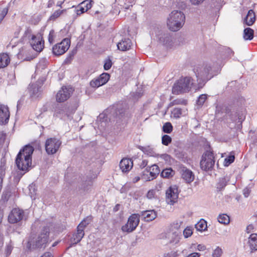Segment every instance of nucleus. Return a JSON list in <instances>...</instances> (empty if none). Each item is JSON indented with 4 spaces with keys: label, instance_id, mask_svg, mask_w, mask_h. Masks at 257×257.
Wrapping results in <instances>:
<instances>
[{
    "label": "nucleus",
    "instance_id": "c9c22d12",
    "mask_svg": "<svg viewBox=\"0 0 257 257\" xmlns=\"http://www.w3.org/2000/svg\"><path fill=\"white\" fill-rule=\"evenodd\" d=\"M77 53V50L76 49H74L72 50L71 51L69 52L68 53L67 57L65 59L63 63L64 64H69L71 63L72 61L73 60L74 58V56Z\"/></svg>",
    "mask_w": 257,
    "mask_h": 257
},
{
    "label": "nucleus",
    "instance_id": "bf43d9fd",
    "mask_svg": "<svg viewBox=\"0 0 257 257\" xmlns=\"http://www.w3.org/2000/svg\"><path fill=\"white\" fill-rule=\"evenodd\" d=\"M92 183L91 181H89L88 182H85L81 187V189H83L84 191L88 190L90 187L91 186Z\"/></svg>",
    "mask_w": 257,
    "mask_h": 257
},
{
    "label": "nucleus",
    "instance_id": "f257e3e1",
    "mask_svg": "<svg viewBox=\"0 0 257 257\" xmlns=\"http://www.w3.org/2000/svg\"><path fill=\"white\" fill-rule=\"evenodd\" d=\"M221 64L219 61L217 62L215 66H212L210 64H204L194 69L199 88H202L207 81L217 75L216 70L218 69L217 66L220 67Z\"/></svg>",
    "mask_w": 257,
    "mask_h": 257
},
{
    "label": "nucleus",
    "instance_id": "864d4df0",
    "mask_svg": "<svg viewBox=\"0 0 257 257\" xmlns=\"http://www.w3.org/2000/svg\"><path fill=\"white\" fill-rule=\"evenodd\" d=\"M182 224V222H178L176 221V222H174L173 224L171 225V229L172 231H173L174 229L176 230H178L180 229L181 225Z\"/></svg>",
    "mask_w": 257,
    "mask_h": 257
},
{
    "label": "nucleus",
    "instance_id": "052dcab7",
    "mask_svg": "<svg viewBox=\"0 0 257 257\" xmlns=\"http://www.w3.org/2000/svg\"><path fill=\"white\" fill-rule=\"evenodd\" d=\"M155 191L154 190H150L147 194V197L149 199H152L155 198Z\"/></svg>",
    "mask_w": 257,
    "mask_h": 257
},
{
    "label": "nucleus",
    "instance_id": "4be33fe9",
    "mask_svg": "<svg viewBox=\"0 0 257 257\" xmlns=\"http://www.w3.org/2000/svg\"><path fill=\"white\" fill-rule=\"evenodd\" d=\"M132 45V42L129 38H123L118 43L117 47L118 50L125 51L130 50Z\"/></svg>",
    "mask_w": 257,
    "mask_h": 257
},
{
    "label": "nucleus",
    "instance_id": "774afa93",
    "mask_svg": "<svg viewBox=\"0 0 257 257\" xmlns=\"http://www.w3.org/2000/svg\"><path fill=\"white\" fill-rule=\"evenodd\" d=\"M226 52L227 53L228 56H231L234 53L233 51L229 48H226L225 49Z\"/></svg>",
    "mask_w": 257,
    "mask_h": 257
},
{
    "label": "nucleus",
    "instance_id": "9d476101",
    "mask_svg": "<svg viewBox=\"0 0 257 257\" xmlns=\"http://www.w3.org/2000/svg\"><path fill=\"white\" fill-rule=\"evenodd\" d=\"M178 187L172 185L166 191V199L168 204L173 205L177 201L179 196Z\"/></svg>",
    "mask_w": 257,
    "mask_h": 257
},
{
    "label": "nucleus",
    "instance_id": "69168bd1",
    "mask_svg": "<svg viewBox=\"0 0 257 257\" xmlns=\"http://www.w3.org/2000/svg\"><path fill=\"white\" fill-rule=\"evenodd\" d=\"M250 192V191L248 188H246L244 189L243 190L244 196L245 197H247L248 196V195H249Z\"/></svg>",
    "mask_w": 257,
    "mask_h": 257
},
{
    "label": "nucleus",
    "instance_id": "c756f323",
    "mask_svg": "<svg viewBox=\"0 0 257 257\" xmlns=\"http://www.w3.org/2000/svg\"><path fill=\"white\" fill-rule=\"evenodd\" d=\"M140 149L145 154L153 157H158L159 155H157L154 151V149L149 146L143 147H140Z\"/></svg>",
    "mask_w": 257,
    "mask_h": 257
},
{
    "label": "nucleus",
    "instance_id": "b1692460",
    "mask_svg": "<svg viewBox=\"0 0 257 257\" xmlns=\"http://www.w3.org/2000/svg\"><path fill=\"white\" fill-rule=\"evenodd\" d=\"M248 244L251 252L257 250V234L252 233L250 235Z\"/></svg>",
    "mask_w": 257,
    "mask_h": 257
},
{
    "label": "nucleus",
    "instance_id": "393cba45",
    "mask_svg": "<svg viewBox=\"0 0 257 257\" xmlns=\"http://www.w3.org/2000/svg\"><path fill=\"white\" fill-rule=\"evenodd\" d=\"M142 216L144 218L145 221L150 222L155 219L157 217L156 212L153 210H146L142 212Z\"/></svg>",
    "mask_w": 257,
    "mask_h": 257
},
{
    "label": "nucleus",
    "instance_id": "0e129e2a",
    "mask_svg": "<svg viewBox=\"0 0 257 257\" xmlns=\"http://www.w3.org/2000/svg\"><path fill=\"white\" fill-rule=\"evenodd\" d=\"M201 255L200 253L193 252L188 254L186 257H200Z\"/></svg>",
    "mask_w": 257,
    "mask_h": 257
},
{
    "label": "nucleus",
    "instance_id": "680f3d73",
    "mask_svg": "<svg viewBox=\"0 0 257 257\" xmlns=\"http://www.w3.org/2000/svg\"><path fill=\"white\" fill-rule=\"evenodd\" d=\"M105 117H106V114H104V113H102V114H100L98 118H97V120L98 121L99 120L101 121V122H105V121L106 120V119H105Z\"/></svg>",
    "mask_w": 257,
    "mask_h": 257
},
{
    "label": "nucleus",
    "instance_id": "6ab92c4d",
    "mask_svg": "<svg viewBox=\"0 0 257 257\" xmlns=\"http://www.w3.org/2000/svg\"><path fill=\"white\" fill-rule=\"evenodd\" d=\"M158 39L160 43L167 47H170L172 45V38L171 34L168 32L162 33L158 35Z\"/></svg>",
    "mask_w": 257,
    "mask_h": 257
},
{
    "label": "nucleus",
    "instance_id": "aec40b11",
    "mask_svg": "<svg viewBox=\"0 0 257 257\" xmlns=\"http://www.w3.org/2000/svg\"><path fill=\"white\" fill-rule=\"evenodd\" d=\"M133 166L132 160L128 158L122 159L119 163V167L123 172H127L131 170Z\"/></svg>",
    "mask_w": 257,
    "mask_h": 257
},
{
    "label": "nucleus",
    "instance_id": "39448f33",
    "mask_svg": "<svg viewBox=\"0 0 257 257\" xmlns=\"http://www.w3.org/2000/svg\"><path fill=\"white\" fill-rule=\"evenodd\" d=\"M185 21V15L181 11H174L170 14L168 19L167 26L172 31H177L184 25Z\"/></svg>",
    "mask_w": 257,
    "mask_h": 257
},
{
    "label": "nucleus",
    "instance_id": "dca6fc26",
    "mask_svg": "<svg viewBox=\"0 0 257 257\" xmlns=\"http://www.w3.org/2000/svg\"><path fill=\"white\" fill-rule=\"evenodd\" d=\"M10 111L7 106L0 104V124H6L9 120Z\"/></svg>",
    "mask_w": 257,
    "mask_h": 257
},
{
    "label": "nucleus",
    "instance_id": "79ce46f5",
    "mask_svg": "<svg viewBox=\"0 0 257 257\" xmlns=\"http://www.w3.org/2000/svg\"><path fill=\"white\" fill-rule=\"evenodd\" d=\"M171 113L174 117L178 118L182 114V110L180 108L175 107L172 110Z\"/></svg>",
    "mask_w": 257,
    "mask_h": 257
},
{
    "label": "nucleus",
    "instance_id": "473e14b6",
    "mask_svg": "<svg viewBox=\"0 0 257 257\" xmlns=\"http://www.w3.org/2000/svg\"><path fill=\"white\" fill-rule=\"evenodd\" d=\"M174 174V171L171 168H169L164 169L161 173V176L163 178H169L173 177Z\"/></svg>",
    "mask_w": 257,
    "mask_h": 257
},
{
    "label": "nucleus",
    "instance_id": "c85d7f7f",
    "mask_svg": "<svg viewBox=\"0 0 257 257\" xmlns=\"http://www.w3.org/2000/svg\"><path fill=\"white\" fill-rule=\"evenodd\" d=\"M10 62V58L6 53L0 54V68H3L8 65Z\"/></svg>",
    "mask_w": 257,
    "mask_h": 257
},
{
    "label": "nucleus",
    "instance_id": "1a4fd4ad",
    "mask_svg": "<svg viewBox=\"0 0 257 257\" xmlns=\"http://www.w3.org/2000/svg\"><path fill=\"white\" fill-rule=\"evenodd\" d=\"M71 41L69 38L64 39L60 43L55 45L52 48V52L56 56H60L65 53L69 48Z\"/></svg>",
    "mask_w": 257,
    "mask_h": 257
},
{
    "label": "nucleus",
    "instance_id": "2f4dec72",
    "mask_svg": "<svg viewBox=\"0 0 257 257\" xmlns=\"http://www.w3.org/2000/svg\"><path fill=\"white\" fill-rule=\"evenodd\" d=\"M254 36V31L250 28H246L243 31V39L245 40H251Z\"/></svg>",
    "mask_w": 257,
    "mask_h": 257
},
{
    "label": "nucleus",
    "instance_id": "a19ab883",
    "mask_svg": "<svg viewBox=\"0 0 257 257\" xmlns=\"http://www.w3.org/2000/svg\"><path fill=\"white\" fill-rule=\"evenodd\" d=\"M93 2L92 0H85L81 3V6L83 7L86 12L90 9Z\"/></svg>",
    "mask_w": 257,
    "mask_h": 257
},
{
    "label": "nucleus",
    "instance_id": "de8ad7c7",
    "mask_svg": "<svg viewBox=\"0 0 257 257\" xmlns=\"http://www.w3.org/2000/svg\"><path fill=\"white\" fill-rule=\"evenodd\" d=\"M235 157L234 155L230 154L227 158H226L224 160L225 165L228 166L232 163H233L234 161Z\"/></svg>",
    "mask_w": 257,
    "mask_h": 257
},
{
    "label": "nucleus",
    "instance_id": "338daca9",
    "mask_svg": "<svg viewBox=\"0 0 257 257\" xmlns=\"http://www.w3.org/2000/svg\"><path fill=\"white\" fill-rule=\"evenodd\" d=\"M160 157L166 161H168L170 158V156L167 154H162Z\"/></svg>",
    "mask_w": 257,
    "mask_h": 257
},
{
    "label": "nucleus",
    "instance_id": "6e6d98bb",
    "mask_svg": "<svg viewBox=\"0 0 257 257\" xmlns=\"http://www.w3.org/2000/svg\"><path fill=\"white\" fill-rule=\"evenodd\" d=\"M179 255L177 251H171L169 252L164 253V257H178Z\"/></svg>",
    "mask_w": 257,
    "mask_h": 257
},
{
    "label": "nucleus",
    "instance_id": "a878e982",
    "mask_svg": "<svg viewBox=\"0 0 257 257\" xmlns=\"http://www.w3.org/2000/svg\"><path fill=\"white\" fill-rule=\"evenodd\" d=\"M146 170L148 172H150V175L152 177L151 179H149V181H151L155 179L159 174L160 172L159 167L156 164H154L149 168L147 167Z\"/></svg>",
    "mask_w": 257,
    "mask_h": 257
},
{
    "label": "nucleus",
    "instance_id": "49530a36",
    "mask_svg": "<svg viewBox=\"0 0 257 257\" xmlns=\"http://www.w3.org/2000/svg\"><path fill=\"white\" fill-rule=\"evenodd\" d=\"M63 10L56 11L49 18V20L54 21L58 18L62 13Z\"/></svg>",
    "mask_w": 257,
    "mask_h": 257
},
{
    "label": "nucleus",
    "instance_id": "c03bdc74",
    "mask_svg": "<svg viewBox=\"0 0 257 257\" xmlns=\"http://www.w3.org/2000/svg\"><path fill=\"white\" fill-rule=\"evenodd\" d=\"M172 142V138L167 135H164L162 137V143L165 146H168Z\"/></svg>",
    "mask_w": 257,
    "mask_h": 257
},
{
    "label": "nucleus",
    "instance_id": "f03ea898",
    "mask_svg": "<svg viewBox=\"0 0 257 257\" xmlns=\"http://www.w3.org/2000/svg\"><path fill=\"white\" fill-rule=\"evenodd\" d=\"M50 229L44 226L37 234H32L29 238L26 247L29 250L44 249L49 244Z\"/></svg>",
    "mask_w": 257,
    "mask_h": 257
},
{
    "label": "nucleus",
    "instance_id": "e433bc0d",
    "mask_svg": "<svg viewBox=\"0 0 257 257\" xmlns=\"http://www.w3.org/2000/svg\"><path fill=\"white\" fill-rule=\"evenodd\" d=\"M195 228L198 231H204L207 228V223L204 219H201L196 225Z\"/></svg>",
    "mask_w": 257,
    "mask_h": 257
},
{
    "label": "nucleus",
    "instance_id": "412c9836",
    "mask_svg": "<svg viewBox=\"0 0 257 257\" xmlns=\"http://www.w3.org/2000/svg\"><path fill=\"white\" fill-rule=\"evenodd\" d=\"M67 105L58 104L55 109L54 115L58 117L64 118L66 117Z\"/></svg>",
    "mask_w": 257,
    "mask_h": 257
},
{
    "label": "nucleus",
    "instance_id": "3c124183",
    "mask_svg": "<svg viewBox=\"0 0 257 257\" xmlns=\"http://www.w3.org/2000/svg\"><path fill=\"white\" fill-rule=\"evenodd\" d=\"M112 62L111 60L109 59H106L104 61V64L103 65V68L105 70H108L112 66Z\"/></svg>",
    "mask_w": 257,
    "mask_h": 257
},
{
    "label": "nucleus",
    "instance_id": "cd10ccee",
    "mask_svg": "<svg viewBox=\"0 0 257 257\" xmlns=\"http://www.w3.org/2000/svg\"><path fill=\"white\" fill-rule=\"evenodd\" d=\"M255 20V15L253 11L250 10L248 11L247 14L244 19V23L247 26H251Z\"/></svg>",
    "mask_w": 257,
    "mask_h": 257
},
{
    "label": "nucleus",
    "instance_id": "5701e85b",
    "mask_svg": "<svg viewBox=\"0 0 257 257\" xmlns=\"http://www.w3.org/2000/svg\"><path fill=\"white\" fill-rule=\"evenodd\" d=\"M84 235V231L77 228V232L73 234L70 238L71 245H75L79 242Z\"/></svg>",
    "mask_w": 257,
    "mask_h": 257
},
{
    "label": "nucleus",
    "instance_id": "f704fd0d",
    "mask_svg": "<svg viewBox=\"0 0 257 257\" xmlns=\"http://www.w3.org/2000/svg\"><path fill=\"white\" fill-rule=\"evenodd\" d=\"M229 107L228 105H223L221 104H217L216 105V110L215 113L216 114H222L226 113V111H227V108Z\"/></svg>",
    "mask_w": 257,
    "mask_h": 257
},
{
    "label": "nucleus",
    "instance_id": "603ef678",
    "mask_svg": "<svg viewBox=\"0 0 257 257\" xmlns=\"http://www.w3.org/2000/svg\"><path fill=\"white\" fill-rule=\"evenodd\" d=\"M55 38V31L54 30H51L50 31L48 36V41L50 44H53L54 42V39Z\"/></svg>",
    "mask_w": 257,
    "mask_h": 257
},
{
    "label": "nucleus",
    "instance_id": "6e6552de",
    "mask_svg": "<svg viewBox=\"0 0 257 257\" xmlns=\"http://www.w3.org/2000/svg\"><path fill=\"white\" fill-rule=\"evenodd\" d=\"M62 142L56 138L47 139L45 142V148L47 154L52 155L56 154L59 150Z\"/></svg>",
    "mask_w": 257,
    "mask_h": 257
},
{
    "label": "nucleus",
    "instance_id": "7ed1b4c3",
    "mask_svg": "<svg viewBox=\"0 0 257 257\" xmlns=\"http://www.w3.org/2000/svg\"><path fill=\"white\" fill-rule=\"evenodd\" d=\"M34 148L30 145H26L18 154L16 159V164L18 168L23 171H28L32 165V155Z\"/></svg>",
    "mask_w": 257,
    "mask_h": 257
},
{
    "label": "nucleus",
    "instance_id": "2eb2a0df",
    "mask_svg": "<svg viewBox=\"0 0 257 257\" xmlns=\"http://www.w3.org/2000/svg\"><path fill=\"white\" fill-rule=\"evenodd\" d=\"M30 42L33 49L37 52H40L44 48V41L40 36L36 37L33 35Z\"/></svg>",
    "mask_w": 257,
    "mask_h": 257
},
{
    "label": "nucleus",
    "instance_id": "9b49d317",
    "mask_svg": "<svg viewBox=\"0 0 257 257\" xmlns=\"http://www.w3.org/2000/svg\"><path fill=\"white\" fill-rule=\"evenodd\" d=\"M140 222L139 217L138 214H132L129 218L126 224L121 227L123 232H131L138 226Z\"/></svg>",
    "mask_w": 257,
    "mask_h": 257
},
{
    "label": "nucleus",
    "instance_id": "a18cd8bd",
    "mask_svg": "<svg viewBox=\"0 0 257 257\" xmlns=\"http://www.w3.org/2000/svg\"><path fill=\"white\" fill-rule=\"evenodd\" d=\"M76 109V107L72 106V105H67V109H66V117L69 118L70 116L74 113Z\"/></svg>",
    "mask_w": 257,
    "mask_h": 257
},
{
    "label": "nucleus",
    "instance_id": "f8f14e48",
    "mask_svg": "<svg viewBox=\"0 0 257 257\" xmlns=\"http://www.w3.org/2000/svg\"><path fill=\"white\" fill-rule=\"evenodd\" d=\"M27 216L23 210L14 208L8 217V220L11 223H16L23 219H26Z\"/></svg>",
    "mask_w": 257,
    "mask_h": 257
},
{
    "label": "nucleus",
    "instance_id": "09e8293b",
    "mask_svg": "<svg viewBox=\"0 0 257 257\" xmlns=\"http://www.w3.org/2000/svg\"><path fill=\"white\" fill-rule=\"evenodd\" d=\"M170 104H171L172 105L178 104L186 105L187 104V101L183 99H176L174 100Z\"/></svg>",
    "mask_w": 257,
    "mask_h": 257
},
{
    "label": "nucleus",
    "instance_id": "72a5a7b5",
    "mask_svg": "<svg viewBox=\"0 0 257 257\" xmlns=\"http://www.w3.org/2000/svg\"><path fill=\"white\" fill-rule=\"evenodd\" d=\"M40 88V87H39L37 84H32L30 85V87H29V91L31 97H35L37 93L39 92Z\"/></svg>",
    "mask_w": 257,
    "mask_h": 257
},
{
    "label": "nucleus",
    "instance_id": "13d9d810",
    "mask_svg": "<svg viewBox=\"0 0 257 257\" xmlns=\"http://www.w3.org/2000/svg\"><path fill=\"white\" fill-rule=\"evenodd\" d=\"M192 234V231L189 228H185L183 231V234L185 238L190 236Z\"/></svg>",
    "mask_w": 257,
    "mask_h": 257
},
{
    "label": "nucleus",
    "instance_id": "a211bd4d",
    "mask_svg": "<svg viewBox=\"0 0 257 257\" xmlns=\"http://www.w3.org/2000/svg\"><path fill=\"white\" fill-rule=\"evenodd\" d=\"M181 173L182 178L188 183H190L194 180V175L193 173L186 167L181 168Z\"/></svg>",
    "mask_w": 257,
    "mask_h": 257
},
{
    "label": "nucleus",
    "instance_id": "37998d69",
    "mask_svg": "<svg viewBox=\"0 0 257 257\" xmlns=\"http://www.w3.org/2000/svg\"><path fill=\"white\" fill-rule=\"evenodd\" d=\"M26 52V51H24L23 50L21 51L18 54L19 58L23 59L25 61H31L35 58V56H29L24 57V55Z\"/></svg>",
    "mask_w": 257,
    "mask_h": 257
},
{
    "label": "nucleus",
    "instance_id": "e2e57ef3",
    "mask_svg": "<svg viewBox=\"0 0 257 257\" xmlns=\"http://www.w3.org/2000/svg\"><path fill=\"white\" fill-rule=\"evenodd\" d=\"M148 163V162L147 160H143L139 164V165L141 169H143L147 166Z\"/></svg>",
    "mask_w": 257,
    "mask_h": 257
},
{
    "label": "nucleus",
    "instance_id": "58836bf2",
    "mask_svg": "<svg viewBox=\"0 0 257 257\" xmlns=\"http://www.w3.org/2000/svg\"><path fill=\"white\" fill-rule=\"evenodd\" d=\"M207 99V95L206 94H202L198 97L196 101V104L199 106H202L204 104Z\"/></svg>",
    "mask_w": 257,
    "mask_h": 257
},
{
    "label": "nucleus",
    "instance_id": "7c9ffc66",
    "mask_svg": "<svg viewBox=\"0 0 257 257\" xmlns=\"http://www.w3.org/2000/svg\"><path fill=\"white\" fill-rule=\"evenodd\" d=\"M92 216H88L85 218L78 225L77 229H80V230H83L84 228L89 224L92 221Z\"/></svg>",
    "mask_w": 257,
    "mask_h": 257
},
{
    "label": "nucleus",
    "instance_id": "5fc2aeb1",
    "mask_svg": "<svg viewBox=\"0 0 257 257\" xmlns=\"http://www.w3.org/2000/svg\"><path fill=\"white\" fill-rule=\"evenodd\" d=\"M85 12H86V11L85 10L83 7L81 6V3H80L77 7V9L76 10V13L77 14V15L79 16L81 14H83Z\"/></svg>",
    "mask_w": 257,
    "mask_h": 257
},
{
    "label": "nucleus",
    "instance_id": "4468645a",
    "mask_svg": "<svg viewBox=\"0 0 257 257\" xmlns=\"http://www.w3.org/2000/svg\"><path fill=\"white\" fill-rule=\"evenodd\" d=\"M72 92V88L63 86L56 94V98L57 101L63 102L67 100L70 97Z\"/></svg>",
    "mask_w": 257,
    "mask_h": 257
},
{
    "label": "nucleus",
    "instance_id": "ddd939ff",
    "mask_svg": "<svg viewBox=\"0 0 257 257\" xmlns=\"http://www.w3.org/2000/svg\"><path fill=\"white\" fill-rule=\"evenodd\" d=\"M110 78V75L107 73H103L98 77L94 78L90 82V85L93 88H98L106 84Z\"/></svg>",
    "mask_w": 257,
    "mask_h": 257
},
{
    "label": "nucleus",
    "instance_id": "4d7b16f0",
    "mask_svg": "<svg viewBox=\"0 0 257 257\" xmlns=\"http://www.w3.org/2000/svg\"><path fill=\"white\" fill-rule=\"evenodd\" d=\"M205 0H189L192 6H199L203 4Z\"/></svg>",
    "mask_w": 257,
    "mask_h": 257
},
{
    "label": "nucleus",
    "instance_id": "bb28decb",
    "mask_svg": "<svg viewBox=\"0 0 257 257\" xmlns=\"http://www.w3.org/2000/svg\"><path fill=\"white\" fill-rule=\"evenodd\" d=\"M229 180L230 178L227 176L220 178L216 185L217 190L220 191L223 190L229 181Z\"/></svg>",
    "mask_w": 257,
    "mask_h": 257
},
{
    "label": "nucleus",
    "instance_id": "423d86ee",
    "mask_svg": "<svg viewBox=\"0 0 257 257\" xmlns=\"http://www.w3.org/2000/svg\"><path fill=\"white\" fill-rule=\"evenodd\" d=\"M193 79L189 76L181 77L173 85L172 93L179 94L189 92L193 85Z\"/></svg>",
    "mask_w": 257,
    "mask_h": 257
},
{
    "label": "nucleus",
    "instance_id": "4c0bfd02",
    "mask_svg": "<svg viewBox=\"0 0 257 257\" xmlns=\"http://www.w3.org/2000/svg\"><path fill=\"white\" fill-rule=\"evenodd\" d=\"M219 222L224 224H227L229 223V217L225 214H220L218 217Z\"/></svg>",
    "mask_w": 257,
    "mask_h": 257
},
{
    "label": "nucleus",
    "instance_id": "8fccbe9b",
    "mask_svg": "<svg viewBox=\"0 0 257 257\" xmlns=\"http://www.w3.org/2000/svg\"><path fill=\"white\" fill-rule=\"evenodd\" d=\"M222 254V250L219 247H217L214 250L212 256V257H220Z\"/></svg>",
    "mask_w": 257,
    "mask_h": 257
},
{
    "label": "nucleus",
    "instance_id": "f3484780",
    "mask_svg": "<svg viewBox=\"0 0 257 257\" xmlns=\"http://www.w3.org/2000/svg\"><path fill=\"white\" fill-rule=\"evenodd\" d=\"M225 114L232 121H235L237 118L241 119V118H239L238 108L234 105H229V107L227 108Z\"/></svg>",
    "mask_w": 257,
    "mask_h": 257
},
{
    "label": "nucleus",
    "instance_id": "20e7f679",
    "mask_svg": "<svg viewBox=\"0 0 257 257\" xmlns=\"http://www.w3.org/2000/svg\"><path fill=\"white\" fill-rule=\"evenodd\" d=\"M110 111V119L114 118L113 121L119 122L125 121L131 116V112L128 105L125 103L117 104L108 109Z\"/></svg>",
    "mask_w": 257,
    "mask_h": 257
},
{
    "label": "nucleus",
    "instance_id": "0eeeda50",
    "mask_svg": "<svg viewBox=\"0 0 257 257\" xmlns=\"http://www.w3.org/2000/svg\"><path fill=\"white\" fill-rule=\"evenodd\" d=\"M215 164L214 156L213 152L206 151L202 156L200 163V168L202 170L208 171L211 170Z\"/></svg>",
    "mask_w": 257,
    "mask_h": 257
},
{
    "label": "nucleus",
    "instance_id": "ea45409f",
    "mask_svg": "<svg viewBox=\"0 0 257 257\" xmlns=\"http://www.w3.org/2000/svg\"><path fill=\"white\" fill-rule=\"evenodd\" d=\"M163 132L166 134H170L173 131V126L171 122H166L163 126Z\"/></svg>",
    "mask_w": 257,
    "mask_h": 257
}]
</instances>
